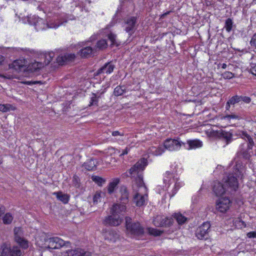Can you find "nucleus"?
I'll list each match as a JSON object with an SVG mask.
<instances>
[{
	"label": "nucleus",
	"instance_id": "f257e3e1",
	"mask_svg": "<svg viewBox=\"0 0 256 256\" xmlns=\"http://www.w3.org/2000/svg\"><path fill=\"white\" fill-rule=\"evenodd\" d=\"M242 175V172L238 168H236L234 173L229 174L227 176L224 184L218 182H214L213 192L218 196H221L224 194L228 196L234 194L238 187V178ZM224 180V178L223 180Z\"/></svg>",
	"mask_w": 256,
	"mask_h": 256
},
{
	"label": "nucleus",
	"instance_id": "f03ea898",
	"mask_svg": "<svg viewBox=\"0 0 256 256\" xmlns=\"http://www.w3.org/2000/svg\"><path fill=\"white\" fill-rule=\"evenodd\" d=\"M148 164V160L144 158H141L127 172L126 176L134 179L138 187L145 186L143 172Z\"/></svg>",
	"mask_w": 256,
	"mask_h": 256
},
{
	"label": "nucleus",
	"instance_id": "7ed1b4c3",
	"mask_svg": "<svg viewBox=\"0 0 256 256\" xmlns=\"http://www.w3.org/2000/svg\"><path fill=\"white\" fill-rule=\"evenodd\" d=\"M238 138L244 140L246 144H242L240 146V150L237 154L238 157L245 160H248L251 156L250 153H252V148L254 146V142L251 136L246 131L239 130Z\"/></svg>",
	"mask_w": 256,
	"mask_h": 256
},
{
	"label": "nucleus",
	"instance_id": "20e7f679",
	"mask_svg": "<svg viewBox=\"0 0 256 256\" xmlns=\"http://www.w3.org/2000/svg\"><path fill=\"white\" fill-rule=\"evenodd\" d=\"M126 226L128 233L136 238H142L144 234V228L139 222H132V219L126 216Z\"/></svg>",
	"mask_w": 256,
	"mask_h": 256
},
{
	"label": "nucleus",
	"instance_id": "39448f33",
	"mask_svg": "<svg viewBox=\"0 0 256 256\" xmlns=\"http://www.w3.org/2000/svg\"><path fill=\"white\" fill-rule=\"evenodd\" d=\"M238 132L239 130H230L229 131H226L220 129L214 132V136L226 145H228L238 138Z\"/></svg>",
	"mask_w": 256,
	"mask_h": 256
},
{
	"label": "nucleus",
	"instance_id": "423d86ee",
	"mask_svg": "<svg viewBox=\"0 0 256 256\" xmlns=\"http://www.w3.org/2000/svg\"><path fill=\"white\" fill-rule=\"evenodd\" d=\"M67 20H65L62 21L60 20H57L56 21L52 22H50L45 23L44 20L42 18H38L36 22H34V26L37 30H46L48 28H57L63 24L64 22H66Z\"/></svg>",
	"mask_w": 256,
	"mask_h": 256
},
{
	"label": "nucleus",
	"instance_id": "0eeeda50",
	"mask_svg": "<svg viewBox=\"0 0 256 256\" xmlns=\"http://www.w3.org/2000/svg\"><path fill=\"white\" fill-rule=\"evenodd\" d=\"M210 224L209 222H204L199 226L195 231L196 236L200 240H206L210 238L209 232Z\"/></svg>",
	"mask_w": 256,
	"mask_h": 256
},
{
	"label": "nucleus",
	"instance_id": "6e6552de",
	"mask_svg": "<svg viewBox=\"0 0 256 256\" xmlns=\"http://www.w3.org/2000/svg\"><path fill=\"white\" fill-rule=\"evenodd\" d=\"M110 215L106 216L102 220V224L106 226H116L122 222V218L120 215L110 213Z\"/></svg>",
	"mask_w": 256,
	"mask_h": 256
},
{
	"label": "nucleus",
	"instance_id": "1a4fd4ad",
	"mask_svg": "<svg viewBox=\"0 0 256 256\" xmlns=\"http://www.w3.org/2000/svg\"><path fill=\"white\" fill-rule=\"evenodd\" d=\"M231 203L228 196H222L216 202V209L220 212L224 213L229 209Z\"/></svg>",
	"mask_w": 256,
	"mask_h": 256
},
{
	"label": "nucleus",
	"instance_id": "9d476101",
	"mask_svg": "<svg viewBox=\"0 0 256 256\" xmlns=\"http://www.w3.org/2000/svg\"><path fill=\"white\" fill-rule=\"evenodd\" d=\"M48 248L51 249H58L64 246H68L70 244V242H65L58 237L50 238L48 240Z\"/></svg>",
	"mask_w": 256,
	"mask_h": 256
},
{
	"label": "nucleus",
	"instance_id": "9b49d317",
	"mask_svg": "<svg viewBox=\"0 0 256 256\" xmlns=\"http://www.w3.org/2000/svg\"><path fill=\"white\" fill-rule=\"evenodd\" d=\"M137 20L138 17L134 16H130L125 19L124 23L126 25L125 28V30L129 34L132 35L135 31Z\"/></svg>",
	"mask_w": 256,
	"mask_h": 256
},
{
	"label": "nucleus",
	"instance_id": "f8f14e48",
	"mask_svg": "<svg viewBox=\"0 0 256 256\" xmlns=\"http://www.w3.org/2000/svg\"><path fill=\"white\" fill-rule=\"evenodd\" d=\"M174 220L172 218L158 216L154 220V224L156 226L170 227L173 224Z\"/></svg>",
	"mask_w": 256,
	"mask_h": 256
},
{
	"label": "nucleus",
	"instance_id": "ddd939ff",
	"mask_svg": "<svg viewBox=\"0 0 256 256\" xmlns=\"http://www.w3.org/2000/svg\"><path fill=\"white\" fill-rule=\"evenodd\" d=\"M63 256H92V254L88 251L80 248L68 250L62 253Z\"/></svg>",
	"mask_w": 256,
	"mask_h": 256
},
{
	"label": "nucleus",
	"instance_id": "4468645a",
	"mask_svg": "<svg viewBox=\"0 0 256 256\" xmlns=\"http://www.w3.org/2000/svg\"><path fill=\"white\" fill-rule=\"evenodd\" d=\"M182 142L178 140L167 138L164 142V148L170 151L178 150L182 145Z\"/></svg>",
	"mask_w": 256,
	"mask_h": 256
},
{
	"label": "nucleus",
	"instance_id": "2eb2a0df",
	"mask_svg": "<svg viewBox=\"0 0 256 256\" xmlns=\"http://www.w3.org/2000/svg\"><path fill=\"white\" fill-rule=\"evenodd\" d=\"M75 58L76 56L74 54L66 53L58 56L56 60L60 65L63 66L74 61Z\"/></svg>",
	"mask_w": 256,
	"mask_h": 256
},
{
	"label": "nucleus",
	"instance_id": "dca6fc26",
	"mask_svg": "<svg viewBox=\"0 0 256 256\" xmlns=\"http://www.w3.org/2000/svg\"><path fill=\"white\" fill-rule=\"evenodd\" d=\"M114 68L115 65L113 64L112 61H110L106 63L102 66L99 68L94 74V75L96 76L104 73L110 74L113 72Z\"/></svg>",
	"mask_w": 256,
	"mask_h": 256
},
{
	"label": "nucleus",
	"instance_id": "f3484780",
	"mask_svg": "<svg viewBox=\"0 0 256 256\" xmlns=\"http://www.w3.org/2000/svg\"><path fill=\"white\" fill-rule=\"evenodd\" d=\"M229 103H230L232 106H234L236 104H241L242 102H244L246 104H248L250 102V97L246 96H238L236 95L232 98H230L229 100Z\"/></svg>",
	"mask_w": 256,
	"mask_h": 256
},
{
	"label": "nucleus",
	"instance_id": "a211bd4d",
	"mask_svg": "<svg viewBox=\"0 0 256 256\" xmlns=\"http://www.w3.org/2000/svg\"><path fill=\"white\" fill-rule=\"evenodd\" d=\"M182 143L184 146L188 150L198 148L202 146V142L199 140H187L186 144L183 142Z\"/></svg>",
	"mask_w": 256,
	"mask_h": 256
},
{
	"label": "nucleus",
	"instance_id": "6ab92c4d",
	"mask_svg": "<svg viewBox=\"0 0 256 256\" xmlns=\"http://www.w3.org/2000/svg\"><path fill=\"white\" fill-rule=\"evenodd\" d=\"M120 192L121 196L119 198L120 203L126 204L128 202L129 192L127 188L124 186H122L120 188Z\"/></svg>",
	"mask_w": 256,
	"mask_h": 256
},
{
	"label": "nucleus",
	"instance_id": "aec40b11",
	"mask_svg": "<svg viewBox=\"0 0 256 256\" xmlns=\"http://www.w3.org/2000/svg\"><path fill=\"white\" fill-rule=\"evenodd\" d=\"M126 210V206L124 204H114L110 208V213L114 214L120 215L122 213L125 212Z\"/></svg>",
	"mask_w": 256,
	"mask_h": 256
},
{
	"label": "nucleus",
	"instance_id": "412c9836",
	"mask_svg": "<svg viewBox=\"0 0 256 256\" xmlns=\"http://www.w3.org/2000/svg\"><path fill=\"white\" fill-rule=\"evenodd\" d=\"M95 48L91 46H86L82 48L78 52L79 54L82 58H88L90 57L94 53Z\"/></svg>",
	"mask_w": 256,
	"mask_h": 256
},
{
	"label": "nucleus",
	"instance_id": "4be33fe9",
	"mask_svg": "<svg viewBox=\"0 0 256 256\" xmlns=\"http://www.w3.org/2000/svg\"><path fill=\"white\" fill-rule=\"evenodd\" d=\"M96 160L94 158L88 160L84 163L82 166L88 171L95 170L96 169V166L98 164V162H95Z\"/></svg>",
	"mask_w": 256,
	"mask_h": 256
},
{
	"label": "nucleus",
	"instance_id": "5701e85b",
	"mask_svg": "<svg viewBox=\"0 0 256 256\" xmlns=\"http://www.w3.org/2000/svg\"><path fill=\"white\" fill-rule=\"evenodd\" d=\"M54 195H55L56 198L62 202L64 204H68L70 198V194H64L61 191L54 192Z\"/></svg>",
	"mask_w": 256,
	"mask_h": 256
},
{
	"label": "nucleus",
	"instance_id": "b1692460",
	"mask_svg": "<svg viewBox=\"0 0 256 256\" xmlns=\"http://www.w3.org/2000/svg\"><path fill=\"white\" fill-rule=\"evenodd\" d=\"M119 182V178H114L109 183L108 186V192L109 194H111L114 192Z\"/></svg>",
	"mask_w": 256,
	"mask_h": 256
},
{
	"label": "nucleus",
	"instance_id": "393cba45",
	"mask_svg": "<svg viewBox=\"0 0 256 256\" xmlns=\"http://www.w3.org/2000/svg\"><path fill=\"white\" fill-rule=\"evenodd\" d=\"M14 241L20 240L24 237V231L21 227H15L14 229Z\"/></svg>",
	"mask_w": 256,
	"mask_h": 256
},
{
	"label": "nucleus",
	"instance_id": "a878e982",
	"mask_svg": "<svg viewBox=\"0 0 256 256\" xmlns=\"http://www.w3.org/2000/svg\"><path fill=\"white\" fill-rule=\"evenodd\" d=\"M134 202L137 206H141L144 204L145 199L144 196L137 193L134 197Z\"/></svg>",
	"mask_w": 256,
	"mask_h": 256
},
{
	"label": "nucleus",
	"instance_id": "bb28decb",
	"mask_svg": "<svg viewBox=\"0 0 256 256\" xmlns=\"http://www.w3.org/2000/svg\"><path fill=\"white\" fill-rule=\"evenodd\" d=\"M172 216L178 223L180 225L184 224L188 220V218L180 213H175Z\"/></svg>",
	"mask_w": 256,
	"mask_h": 256
},
{
	"label": "nucleus",
	"instance_id": "cd10ccee",
	"mask_svg": "<svg viewBox=\"0 0 256 256\" xmlns=\"http://www.w3.org/2000/svg\"><path fill=\"white\" fill-rule=\"evenodd\" d=\"M108 46L107 42L104 39H102L99 40H98L96 42V44L95 46V51L96 50H103L104 49H106L107 48Z\"/></svg>",
	"mask_w": 256,
	"mask_h": 256
},
{
	"label": "nucleus",
	"instance_id": "c85d7f7f",
	"mask_svg": "<svg viewBox=\"0 0 256 256\" xmlns=\"http://www.w3.org/2000/svg\"><path fill=\"white\" fill-rule=\"evenodd\" d=\"M22 253L23 252L18 246H14L10 247V256H22Z\"/></svg>",
	"mask_w": 256,
	"mask_h": 256
},
{
	"label": "nucleus",
	"instance_id": "c756f323",
	"mask_svg": "<svg viewBox=\"0 0 256 256\" xmlns=\"http://www.w3.org/2000/svg\"><path fill=\"white\" fill-rule=\"evenodd\" d=\"M234 26V25L231 18H228L225 20L224 28H226L228 32L232 31Z\"/></svg>",
	"mask_w": 256,
	"mask_h": 256
},
{
	"label": "nucleus",
	"instance_id": "7c9ffc66",
	"mask_svg": "<svg viewBox=\"0 0 256 256\" xmlns=\"http://www.w3.org/2000/svg\"><path fill=\"white\" fill-rule=\"evenodd\" d=\"M10 246H8L6 244L2 246V252L0 256H10Z\"/></svg>",
	"mask_w": 256,
	"mask_h": 256
},
{
	"label": "nucleus",
	"instance_id": "2f4dec72",
	"mask_svg": "<svg viewBox=\"0 0 256 256\" xmlns=\"http://www.w3.org/2000/svg\"><path fill=\"white\" fill-rule=\"evenodd\" d=\"M116 36L110 32L108 34V40L111 42V44L110 46L111 47H112L114 46H118L120 44L118 43L116 40Z\"/></svg>",
	"mask_w": 256,
	"mask_h": 256
},
{
	"label": "nucleus",
	"instance_id": "473e14b6",
	"mask_svg": "<svg viewBox=\"0 0 256 256\" xmlns=\"http://www.w3.org/2000/svg\"><path fill=\"white\" fill-rule=\"evenodd\" d=\"M146 230L149 234L155 236H160L163 233V231L152 228H148Z\"/></svg>",
	"mask_w": 256,
	"mask_h": 256
},
{
	"label": "nucleus",
	"instance_id": "72a5a7b5",
	"mask_svg": "<svg viewBox=\"0 0 256 256\" xmlns=\"http://www.w3.org/2000/svg\"><path fill=\"white\" fill-rule=\"evenodd\" d=\"M165 149L164 146H160L158 148L152 147L151 151L154 155L158 156L162 154L164 152Z\"/></svg>",
	"mask_w": 256,
	"mask_h": 256
},
{
	"label": "nucleus",
	"instance_id": "f704fd0d",
	"mask_svg": "<svg viewBox=\"0 0 256 256\" xmlns=\"http://www.w3.org/2000/svg\"><path fill=\"white\" fill-rule=\"evenodd\" d=\"M15 242L23 250H26L28 247V241L24 238H21L20 240H16Z\"/></svg>",
	"mask_w": 256,
	"mask_h": 256
},
{
	"label": "nucleus",
	"instance_id": "c9c22d12",
	"mask_svg": "<svg viewBox=\"0 0 256 256\" xmlns=\"http://www.w3.org/2000/svg\"><path fill=\"white\" fill-rule=\"evenodd\" d=\"M92 180L99 186H102L106 182L104 178L96 176H92Z\"/></svg>",
	"mask_w": 256,
	"mask_h": 256
},
{
	"label": "nucleus",
	"instance_id": "e433bc0d",
	"mask_svg": "<svg viewBox=\"0 0 256 256\" xmlns=\"http://www.w3.org/2000/svg\"><path fill=\"white\" fill-rule=\"evenodd\" d=\"M92 96L90 98L89 106H98V98L100 96H98L96 94L94 93L92 94Z\"/></svg>",
	"mask_w": 256,
	"mask_h": 256
},
{
	"label": "nucleus",
	"instance_id": "4c0bfd02",
	"mask_svg": "<svg viewBox=\"0 0 256 256\" xmlns=\"http://www.w3.org/2000/svg\"><path fill=\"white\" fill-rule=\"evenodd\" d=\"M233 224L238 228H241L244 226H246L244 222L239 218H236L234 220Z\"/></svg>",
	"mask_w": 256,
	"mask_h": 256
},
{
	"label": "nucleus",
	"instance_id": "58836bf2",
	"mask_svg": "<svg viewBox=\"0 0 256 256\" xmlns=\"http://www.w3.org/2000/svg\"><path fill=\"white\" fill-rule=\"evenodd\" d=\"M72 184L76 188H80V180L76 174L74 175L72 177Z\"/></svg>",
	"mask_w": 256,
	"mask_h": 256
},
{
	"label": "nucleus",
	"instance_id": "ea45409f",
	"mask_svg": "<svg viewBox=\"0 0 256 256\" xmlns=\"http://www.w3.org/2000/svg\"><path fill=\"white\" fill-rule=\"evenodd\" d=\"M256 56H252L251 60H252V62H251L250 63V72L251 73L254 74V75H255L256 76Z\"/></svg>",
	"mask_w": 256,
	"mask_h": 256
},
{
	"label": "nucleus",
	"instance_id": "a19ab883",
	"mask_svg": "<svg viewBox=\"0 0 256 256\" xmlns=\"http://www.w3.org/2000/svg\"><path fill=\"white\" fill-rule=\"evenodd\" d=\"M13 217L10 213H6L2 218L3 222L6 224H9L12 223Z\"/></svg>",
	"mask_w": 256,
	"mask_h": 256
},
{
	"label": "nucleus",
	"instance_id": "79ce46f5",
	"mask_svg": "<svg viewBox=\"0 0 256 256\" xmlns=\"http://www.w3.org/2000/svg\"><path fill=\"white\" fill-rule=\"evenodd\" d=\"M12 106L10 104H0V111L2 112H8L10 111L12 108Z\"/></svg>",
	"mask_w": 256,
	"mask_h": 256
},
{
	"label": "nucleus",
	"instance_id": "37998d69",
	"mask_svg": "<svg viewBox=\"0 0 256 256\" xmlns=\"http://www.w3.org/2000/svg\"><path fill=\"white\" fill-rule=\"evenodd\" d=\"M12 68L15 70H20L24 66L21 60H16L12 64Z\"/></svg>",
	"mask_w": 256,
	"mask_h": 256
},
{
	"label": "nucleus",
	"instance_id": "c03bdc74",
	"mask_svg": "<svg viewBox=\"0 0 256 256\" xmlns=\"http://www.w3.org/2000/svg\"><path fill=\"white\" fill-rule=\"evenodd\" d=\"M54 56V53L53 52H49L46 54L45 56V63L46 64H48L52 60Z\"/></svg>",
	"mask_w": 256,
	"mask_h": 256
},
{
	"label": "nucleus",
	"instance_id": "a18cd8bd",
	"mask_svg": "<svg viewBox=\"0 0 256 256\" xmlns=\"http://www.w3.org/2000/svg\"><path fill=\"white\" fill-rule=\"evenodd\" d=\"M224 118L228 120H230V119H236V120H240L242 118V117L240 114H226Z\"/></svg>",
	"mask_w": 256,
	"mask_h": 256
},
{
	"label": "nucleus",
	"instance_id": "49530a36",
	"mask_svg": "<svg viewBox=\"0 0 256 256\" xmlns=\"http://www.w3.org/2000/svg\"><path fill=\"white\" fill-rule=\"evenodd\" d=\"M124 92V90L120 86H116L114 90V93L115 96H119L123 94Z\"/></svg>",
	"mask_w": 256,
	"mask_h": 256
},
{
	"label": "nucleus",
	"instance_id": "de8ad7c7",
	"mask_svg": "<svg viewBox=\"0 0 256 256\" xmlns=\"http://www.w3.org/2000/svg\"><path fill=\"white\" fill-rule=\"evenodd\" d=\"M181 186V183L180 182H176L174 184V187L172 190V194L170 196L172 197L174 196L177 192L178 190L180 188Z\"/></svg>",
	"mask_w": 256,
	"mask_h": 256
},
{
	"label": "nucleus",
	"instance_id": "09e8293b",
	"mask_svg": "<svg viewBox=\"0 0 256 256\" xmlns=\"http://www.w3.org/2000/svg\"><path fill=\"white\" fill-rule=\"evenodd\" d=\"M101 197V192H96L93 197V202L94 204H97L98 200Z\"/></svg>",
	"mask_w": 256,
	"mask_h": 256
},
{
	"label": "nucleus",
	"instance_id": "8fccbe9b",
	"mask_svg": "<svg viewBox=\"0 0 256 256\" xmlns=\"http://www.w3.org/2000/svg\"><path fill=\"white\" fill-rule=\"evenodd\" d=\"M224 78L230 79L234 76V74L230 72H226L223 74Z\"/></svg>",
	"mask_w": 256,
	"mask_h": 256
},
{
	"label": "nucleus",
	"instance_id": "3c124183",
	"mask_svg": "<svg viewBox=\"0 0 256 256\" xmlns=\"http://www.w3.org/2000/svg\"><path fill=\"white\" fill-rule=\"evenodd\" d=\"M246 236L250 238H256V231H252L248 232Z\"/></svg>",
	"mask_w": 256,
	"mask_h": 256
},
{
	"label": "nucleus",
	"instance_id": "603ef678",
	"mask_svg": "<svg viewBox=\"0 0 256 256\" xmlns=\"http://www.w3.org/2000/svg\"><path fill=\"white\" fill-rule=\"evenodd\" d=\"M172 12V10H169V11H168V12L164 13L163 14H162L160 16V19L164 18L166 16L170 14Z\"/></svg>",
	"mask_w": 256,
	"mask_h": 256
},
{
	"label": "nucleus",
	"instance_id": "864d4df0",
	"mask_svg": "<svg viewBox=\"0 0 256 256\" xmlns=\"http://www.w3.org/2000/svg\"><path fill=\"white\" fill-rule=\"evenodd\" d=\"M250 45L252 46H254L256 49V38H252L250 42Z\"/></svg>",
	"mask_w": 256,
	"mask_h": 256
},
{
	"label": "nucleus",
	"instance_id": "5fc2aeb1",
	"mask_svg": "<svg viewBox=\"0 0 256 256\" xmlns=\"http://www.w3.org/2000/svg\"><path fill=\"white\" fill-rule=\"evenodd\" d=\"M129 150L130 148L126 147L125 149L122 150V153L120 155V156H122L128 154Z\"/></svg>",
	"mask_w": 256,
	"mask_h": 256
},
{
	"label": "nucleus",
	"instance_id": "6e6d98bb",
	"mask_svg": "<svg viewBox=\"0 0 256 256\" xmlns=\"http://www.w3.org/2000/svg\"><path fill=\"white\" fill-rule=\"evenodd\" d=\"M230 103H229V100L226 102V108L227 110H229L230 108V106H232Z\"/></svg>",
	"mask_w": 256,
	"mask_h": 256
},
{
	"label": "nucleus",
	"instance_id": "4d7b16f0",
	"mask_svg": "<svg viewBox=\"0 0 256 256\" xmlns=\"http://www.w3.org/2000/svg\"><path fill=\"white\" fill-rule=\"evenodd\" d=\"M120 135H121V134L118 131H114V132H112V136H120Z\"/></svg>",
	"mask_w": 256,
	"mask_h": 256
},
{
	"label": "nucleus",
	"instance_id": "13d9d810",
	"mask_svg": "<svg viewBox=\"0 0 256 256\" xmlns=\"http://www.w3.org/2000/svg\"><path fill=\"white\" fill-rule=\"evenodd\" d=\"M4 57L0 54V65L2 64V62L4 61Z\"/></svg>",
	"mask_w": 256,
	"mask_h": 256
},
{
	"label": "nucleus",
	"instance_id": "bf43d9fd",
	"mask_svg": "<svg viewBox=\"0 0 256 256\" xmlns=\"http://www.w3.org/2000/svg\"><path fill=\"white\" fill-rule=\"evenodd\" d=\"M40 82H38V81H34V82H28L27 83L29 84H38V83H40Z\"/></svg>",
	"mask_w": 256,
	"mask_h": 256
},
{
	"label": "nucleus",
	"instance_id": "052dcab7",
	"mask_svg": "<svg viewBox=\"0 0 256 256\" xmlns=\"http://www.w3.org/2000/svg\"><path fill=\"white\" fill-rule=\"evenodd\" d=\"M226 66H227V65H226V64L224 63V64H222V66H221V68H222V69H225V68H226Z\"/></svg>",
	"mask_w": 256,
	"mask_h": 256
},
{
	"label": "nucleus",
	"instance_id": "680f3d73",
	"mask_svg": "<svg viewBox=\"0 0 256 256\" xmlns=\"http://www.w3.org/2000/svg\"><path fill=\"white\" fill-rule=\"evenodd\" d=\"M111 233L114 236H115L116 235H117V234L116 232V231H112L111 232H110V234Z\"/></svg>",
	"mask_w": 256,
	"mask_h": 256
},
{
	"label": "nucleus",
	"instance_id": "e2e57ef3",
	"mask_svg": "<svg viewBox=\"0 0 256 256\" xmlns=\"http://www.w3.org/2000/svg\"><path fill=\"white\" fill-rule=\"evenodd\" d=\"M166 174L168 176H168H170L172 174L170 172H168V171H167L166 172Z\"/></svg>",
	"mask_w": 256,
	"mask_h": 256
},
{
	"label": "nucleus",
	"instance_id": "0e129e2a",
	"mask_svg": "<svg viewBox=\"0 0 256 256\" xmlns=\"http://www.w3.org/2000/svg\"><path fill=\"white\" fill-rule=\"evenodd\" d=\"M252 38H256V33L254 34Z\"/></svg>",
	"mask_w": 256,
	"mask_h": 256
},
{
	"label": "nucleus",
	"instance_id": "69168bd1",
	"mask_svg": "<svg viewBox=\"0 0 256 256\" xmlns=\"http://www.w3.org/2000/svg\"><path fill=\"white\" fill-rule=\"evenodd\" d=\"M166 180H167L166 179H164V182L166 181Z\"/></svg>",
	"mask_w": 256,
	"mask_h": 256
}]
</instances>
